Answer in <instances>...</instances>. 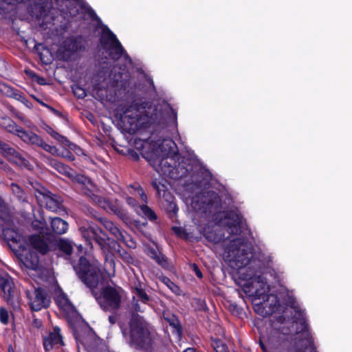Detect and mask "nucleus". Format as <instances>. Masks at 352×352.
Returning a JSON list of instances; mask_svg holds the SVG:
<instances>
[{"instance_id": "nucleus-24", "label": "nucleus", "mask_w": 352, "mask_h": 352, "mask_svg": "<svg viewBox=\"0 0 352 352\" xmlns=\"http://www.w3.org/2000/svg\"><path fill=\"white\" fill-rule=\"evenodd\" d=\"M155 168L160 174H162L166 177H169L173 179L177 178V177L175 176L174 175L173 166L170 165V164L168 162V159L166 158L162 159L157 166L155 167Z\"/></svg>"}, {"instance_id": "nucleus-62", "label": "nucleus", "mask_w": 352, "mask_h": 352, "mask_svg": "<svg viewBox=\"0 0 352 352\" xmlns=\"http://www.w3.org/2000/svg\"><path fill=\"white\" fill-rule=\"evenodd\" d=\"M41 104L44 107H47V105L43 102H41Z\"/></svg>"}, {"instance_id": "nucleus-44", "label": "nucleus", "mask_w": 352, "mask_h": 352, "mask_svg": "<svg viewBox=\"0 0 352 352\" xmlns=\"http://www.w3.org/2000/svg\"><path fill=\"white\" fill-rule=\"evenodd\" d=\"M139 301L135 296L133 297L131 301V309L135 312H143L144 309L140 305Z\"/></svg>"}, {"instance_id": "nucleus-13", "label": "nucleus", "mask_w": 352, "mask_h": 352, "mask_svg": "<svg viewBox=\"0 0 352 352\" xmlns=\"http://www.w3.org/2000/svg\"><path fill=\"white\" fill-rule=\"evenodd\" d=\"M287 340V335L277 330L270 332L266 340H260L259 344L263 352H280Z\"/></svg>"}, {"instance_id": "nucleus-4", "label": "nucleus", "mask_w": 352, "mask_h": 352, "mask_svg": "<svg viewBox=\"0 0 352 352\" xmlns=\"http://www.w3.org/2000/svg\"><path fill=\"white\" fill-rule=\"evenodd\" d=\"M129 344L135 349H143L151 344L150 327L144 318L133 314L129 322Z\"/></svg>"}, {"instance_id": "nucleus-46", "label": "nucleus", "mask_w": 352, "mask_h": 352, "mask_svg": "<svg viewBox=\"0 0 352 352\" xmlns=\"http://www.w3.org/2000/svg\"><path fill=\"white\" fill-rule=\"evenodd\" d=\"M72 90H73L74 94L79 98H82L86 96L85 90L82 87H81L78 85L73 86Z\"/></svg>"}, {"instance_id": "nucleus-43", "label": "nucleus", "mask_w": 352, "mask_h": 352, "mask_svg": "<svg viewBox=\"0 0 352 352\" xmlns=\"http://www.w3.org/2000/svg\"><path fill=\"white\" fill-rule=\"evenodd\" d=\"M82 116L88 119L93 124H98V118L91 111H82Z\"/></svg>"}, {"instance_id": "nucleus-20", "label": "nucleus", "mask_w": 352, "mask_h": 352, "mask_svg": "<svg viewBox=\"0 0 352 352\" xmlns=\"http://www.w3.org/2000/svg\"><path fill=\"white\" fill-rule=\"evenodd\" d=\"M228 232L232 234H239L241 232V217L239 214L230 212L227 217Z\"/></svg>"}, {"instance_id": "nucleus-1", "label": "nucleus", "mask_w": 352, "mask_h": 352, "mask_svg": "<svg viewBox=\"0 0 352 352\" xmlns=\"http://www.w3.org/2000/svg\"><path fill=\"white\" fill-rule=\"evenodd\" d=\"M80 232L82 237L91 244V241H94L100 248L104 254V270L109 276H113L115 273V261L112 250L116 251L119 256L128 265H135L138 263L137 259L132 254L125 250L121 248L120 245L114 240H111L109 236L98 227L89 226L88 228H81Z\"/></svg>"}, {"instance_id": "nucleus-27", "label": "nucleus", "mask_w": 352, "mask_h": 352, "mask_svg": "<svg viewBox=\"0 0 352 352\" xmlns=\"http://www.w3.org/2000/svg\"><path fill=\"white\" fill-rule=\"evenodd\" d=\"M21 263L27 269L36 270L38 266V257L36 254L30 253L21 258Z\"/></svg>"}, {"instance_id": "nucleus-23", "label": "nucleus", "mask_w": 352, "mask_h": 352, "mask_svg": "<svg viewBox=\"0 0 352 352\" xmlns=\"http://www.w3.org/2000/svg\"><path fill=\"white\" fill-rule=\"evenodd\" d=\"M29 241L32 247L41 254H45L48 252L49 245L46 241L40 235H32Z\"/></svg>"}, {"instance_id": "nucleus-39", "label": "nucleus", "mask_w": 352, "mask_h": 352, "mask_svg": "<svg viewBox=\"0 0 352 352\" xmlns=\"http://www.w3.org/2000/svg\"><path fill=\"white\" fill-rule=\"evenodd\" d=\"M212 346L216 352H229L227 345L219 340H214Z\"/></svg>"}, {"instance_id": "nucleus-60", "label": "nucleus", "mask_w": 352, "mask_h": 352, "mask_svg": "<svg viewBox=\"0 0 352 352\" xmlns=\"http://www.w3.org/2000/svg\"><path fill=\"white\" fill-rule=\"evenodd\" d=\"M88 210H89V212H90V214H91L92 216H94V217H96V216L94 214V210H93V209L88 208Z\"/></svg>"}, {"instance_id": "nucleus-35", "label": "nucleus", "mask_w": 352, "mask_h": 352, "mask_svg": "<svg viewBox=\"0 0 352 352\" xmlns=\"http://www.w3.org/2000/svg\"><path fill=\"white\" fill-rule=\"evenodd\" d=\"M134 296L135 298L143 304H146L150 300V297L146 292L141 287H136L134 289Z\"/></svg>"}, {"instance_id": "nucleus-61", "label": "nucleus", "mask_w": 352, "mask_h": 352, "mask_svg": "<svg viewBox=\"0 0 352 352\" xmlns=\"http://www.w3.org/2000/svg\"><path fill=\"white\" fill-rule=\"evenodd\" d=\"M34 323L36 324L37 327H38V325H41V322L38 321L37 320H34Z\"/></svg>"}, {"instance_id": "nucleus-18", "label": "nucleus", "mask_w": 352, "mask_h": 352, "mask_svg": "<svg viewBox=\"0 0 352 352\" xmlns=\"http://www.w3.org/2000/svg\"><path fill=\"white\" fill-rule=\"evenodd\" d=\"M60 331V328L56 327L54 328L53 331L50 332L49 335L44 338L43 346L46 351H50L54 346L58 347L63 344Z\"/></svg>"}, {"instance_id": "nucleus-22", "label": "nucleus", "mask_w": 352, "mask_h": 352, "mask_svg": "<svg viewBox=\"0 0 352 352\" xmlns=\"http://www.w3.org/2000/svg\"><path fill=\"white\" fill-rule=\"evenodd\" d=\"M0 91L7 96L14 98V99L21 102L25 104V107L28 109L32 107L27 100L11 87L4 83H0Z\"/></svg>"}, {"instance_id": "nucleus-53", "label": "nucleus", "mask_w": 352, "mask_h": 352, "mask_svg": "<svg viewBox=\"0 0 352 352\" xmlns=\"http://www.w3.org/2000/svg\"><path fill=\"white\" fill-rule=\"evenodd\" d=\"M33 78L38 82L39 83L40 85H44L45 84V80L44 78H41L39 76H38L36 74H34L32 76Z\"/></svg>"}, {"instance_id": "nucleus-9", "label": "nucleus", "mask_w": 352, "mask_h": 352, "mask_svg": "<svg viewBox=\"0 0 352 352\" xmlns=\"http://www.w3.org/2000/svg\"><path fill=\"white\" fill-rule=\"evenodd\" d=\"M101 43L103 48L109 52V56L113 59H118L123 56L126 60L131 63L127 54L124 53L120 43L116 38V35L109 30L104 31L101 38Z\"/></svg>"}, {"instance_id": "nucleus-6", "label": "nucleus", "mask_w": 352, "mask_h": 352, "mask_svg": "<svg viewBox=\"0 0 352 352\" xmlns=\"http://www.w3.org/2000/svg\"><path fill=\"white\" fill-rule=\"evenodd\" d=\"M100 308L111 313H115L121 307L125 298L124 289L119 286L107 285L99 293L92 292Z\"/></svg>"}, {"instance_id": "nucleus-57", "label": "nucleus", "mask_w": 352, "mask_h": 352, "mask_svg": "<svg viewBox=\"0 0 352 352\" xmlns=\"http://www.w3.org/2000/svg\"><path fill=\"white\" fill-rule=\"evenodd\" d=\"M108 319L109 322L112 324H115L116 322V318L113 316H109Z\"/></svg>"}, {"instance_id": "nucleus-48", "label": "nucleus", "mask_w": 352, "mask_h": 352, "mask_svg": "<svg viewBox=\"0 0 352 352\" xmlns=\"http://www.w3.org/2000/svg\"><path fill=\"white\" fill-rule=\"evenodd\" d=\"M63 145L69 147L71 150H73L75 152V153L78 155H81L84 154L82 150L78 146L73 143H71L69 140L67 144Z\"/></svg>"}, {"instance_id": "nucleus-3", "label": "nucleus", "mask_w": 352, "mask_h": 352, "mask_svg": "<svg viewBox=\"0 0 352 352\" xmlns=\"http://www.w3.org/2000/svg\"><path fill=\"white\" fill-rule=\"evenodd\" d=\"M286 303L294 312L292 319L296 325V333L294 338V346L296 352H317L309 331L304 311L299 308L293 296H288Z\"/></svg>"}, {"instance_id": "nucleus-32", "label": "nucleus", "mask_w": 352, "mask_h": 352, "mask_svg": "<svg viewBox=\"0 0 352 352\" xmlns=\"http://www.w3.org/2000/svg\"><path fill=\"white\" fill-rule=\"evenodd\" d=\"M169 325L173 327V333H176L178 336H181L182 333V326L179 320L175 316H172L169 318H165Z\"/></svg>"}, {"instance_id": "nucleus-28", "label": "nucleus", "mask_w": 352, "mask_h": 352, "mask_svg": "<svg viewBox=\"0 0 352 352\" xmlns=\"http://www.w3.org/2000/svg\"><path fill=\"white\" fill-rule=\"evenodd\" d=\"M32 227L33 230L43 234H48L50 230L47 228V223L43 217L35 219L32 221Z\"/></svg>"}, {"instance_id": "nucleus-11", "label": "nucleus", "mask_w": 352, "mask_h": 352, "mask_svg": "<svg viewBox=\"0 0 352 352\" xmlns=\"http://www.w3.org/2000/svg\"><path fill=\"white\" fill-rule=\"evenodd\" d=\"M91 94L102 102L116 101V93L114 85H110L109 80L107 79H103L102 81L100 79L95 80Z\"/></svg>"}, {"instance_id": "nucleus-7", "label": "nucleus", "mask_w": 352, "mask_h": 352, "mask_svg": "<svg viewBox=\"0 0 352 352\" xmlns=\"http://www.w3.org/2000/svg\"><path fill=\"white\" fill-rule=\"evenodd\" d=\"M73 267L82 282L91 289L96 288L103 278L100 267L96 264H90L85 257L81 256Z\"/></svg>"}, {"instance_id": "nucleus-49", "label": "nucleus", "mask_w": 352, "mask_h": 352, "mask_svg": "<svg viewBox=\"0 0 352 352\" xmlns=\"http://www.w3.org/2000/svg\"><path fill=\"white\" fill-rule=\"evenodd\" d=\"M8 319L9 315L8 311L3 307H0V321L3 324H6L8 322Z\"/></svg>"}, {"instance_id": "nucleus-12", "label": "nucleus", "mask_w": 352, "mask_h": 352, "mask_svg": "<svg viewBox=\"0 0 352 352\" xmlns=\"http://www.w3.org/2000/svg\"><path fill=\"white\" fill-rule=\"evenodd\" d=\"M26 296L30 308L36 311L47 308L51 302L47 292L41 287L27 290Z\"/></svg>"}, {"instance_id": "nucleus-58", "label": "nucleus", "mask_w": 352, "mask_h": 352, "mask_svg": "<svg viewBox=\"0 0 352 352\" xmlns=\"http://www.w3.org/2000/svg\"><path fill=\"white\" fill-rule=\"evenodd\" d=\"M183 352H196V351L195 348L189 347L185 349Z\"/></svg>"}, {"instance_id": "nucleus-55", "label": "nucleus", "mask_w": 352, "mask_h": 352, "mask_svg": "<svg viewBox=\"0 0 352 352\" xmlns=\"http://www.w3.org/2000/svg\"><path fill=\"white\" fill-rule=\"evenodd\" d=\"M194 270L195 271L196 275L199 278H201L202 277V274H201V271L198 269L197 266L195 265H194Z\"/></svg>"}, {"instance_id": "nucleus-42", "label": "nucleus", "mask_w": 352, "mask_h": 352, "mask_svg": "<svg viewBox=\"0 0 352 352\" xmlns=\"http://www.w3.org/2000/svg\"><path fill=\"white\" fill-rule=\"evenodd\" d=\"M8 214V208L3 200L0 198V219L5 221Z\"/></svg>"}, {"instance_id": "nucleus-52", "label": "nucleus", "mask_w": 352, "mask_h": 352, "mask_svg": "<svg viewBox=\"0 0 352 352\" xmlns=\"http://www.w3.org/2000/svg\"><path fill=\"white\" fill-rule=\"evenodd\" d=\"M126 201L127 204L131 206L132 207H135L138 205L137 201L131 197H127L126 198Z\"/></svg>"}, {"instance_id": "nucleus-29", "label": "nucleus", "mask_w": 352, "mask_h": 352, "mask_svg": "<svg viewBox=\"0 0 352 352\" xmlns=\"http://www.w3.org/2000/svg\"><path fill=\"white\" fill-rule=\"evenodd\" d=\"M10 189L13 195L22 203L28 202V197L24 190L16 184L12 183Z\"/></svg>"}, {"instance_id": "nucleus-10", "label": "nucleus", "mask_w": 352, "mask_h": 352, "mask_svg": "<svg viewBox=\"0 0 352 352\" xmlns=\"http://www.w3.org/2000/svg\"><path fill=\"white\" fill-rule=\"evenodd\" d=\"M36 197L38 203L49 210L58 213L65 211L62 197L45 188L37 190Z\"/></svg>"}, {"instance_id": "nucleus-41", "label": "nucleus", "mask_w": 352, "mask_h": 352, "mask_svg": "<svg viewBox=\"0 0 352 352\" xmlns=\"http://www.w3.org/2000/svg\"><path fill=\"white\" fill-rule=\"evenodd\" d=\"M3 235L8 241H16L17 234L13 230L9 228L3 229Z\"/></svg>"}, {"instance_id": "nucleus-19", "label": "nucleus", "mask_w": 352, "mask_h": 352, "mask_svg": "<svg viewBox=\"0 0 352 352\" xmlns=\"http://www.w3.org/2000/svg\"><path fill=\"white\" fill-rule=\"evenodd\" d=\"M4 300L11 305L14 309L19 307L18 298L15 296L14 290L13 289L12 280L8 283V285L1 287Z\"/></svg>"}, {"instance_id": "nucleus-31", "label": "nucleus", "mask_w": 352, "mask_h": 352, "mask_svg": "<svg viewBox=\"0 0 352 352\" xmlns=\"http://www.w3.org/2000/svg\"><path fill=\"white\" fill-rule=\"evenodd\" d=\"M49 135H50L53 138L62 144H67L68 139L59 134L58 132L54 131L51 126L45 124L43 128Z\"/></svg>"}, {"instance_id": "nucleus-8", "label": "nucleus", "mask_w": 352, "mask_h": 352, "mask_svg": "<svg viewBox=\"0 0 352 352\" xmlns=\"http://www.w3.org/2000/svg\"><path fill=\"white\" fill-rule=\"evenodd\" d=\"M72 178H73L76 182L82 186L81 190L82 192L87 197H90L94 203L104 210L109 208L111 210L115 211L113 209L114 206H111L110 203L107 200L95 195L94 192L96 190V186L89 178L81 174L74 175Z\"/></svg>"}, {"instance_id": "nucleus-36", "label": "nucleus", "mask_w": 352, "mask_h": 352, "mask_svg": "<svg viewBox=\"0 0 352 352\" xmlns=\"http://www.w3.org/2000/svg\"><path fill=\"white\" fill-rule=\"evenodd\" d=\"M58 248L67 256L70 255L72 252V243L65 239H60L58 241Z\"/></svg>"}, {"instance_id": "nucleus-45", "label": "nucleus", "mask_w": 352, "mask_h": 352, "mask_svg": "<svg viewBox=\"0 0 352 352\" xmlns=\"http://www.w3.org/2000/svg\"><path fill=\"white\" fill-rule=\"evenodd\" d=\"M129 187L133 188L135 190H137L142 200L145 203L147 202V196L139 184H131Z\"/></svg>"}, {"instance_id": "nucleus-17", "label": "nucleus", "mask_w": 352, "mask_h": 352, "mask_svg": "<svg viewBox=\"0 0 352 352\" xmlns=\"http://www.w3.org/2000/svg\"><path fill=\"white\" fill-rule=\"evenodd\" d=\"M17 135L24 142L40 147L47 152L48 150L52 149L51 145L46 143L42 138L32 131H25L21 129Z\"/></svg>"}, {"instance_id": "nucleus-30", "label": "nucleus", "mask_w": 352, "mask_h": 352, "mask_svg": "<svg viewBox=\"0 0 352 352\" xmlns=\"http://www.w3.org/2000/svg\"><path fill=\"white\" fill-rule=\"evenodd\" d=\"M0 124L4 127L8 131L18 135L20 130L22 129L16 125V124L9 118H2Z\"/></svg>"}, {"instance_id": "nucleus-59", "label": "nucleus", "mask_w": 352, "mask_h": 352, "mask_svg": "<svg viewBox=\"0 0 352 352\" xmlns=\"http://www.w3.org/2000/svg\"><path fill=\"white\" fill-rule=\"evenodd\" d=\"M54 112H55V113L57 114V116H60V117L63 116V112H62V111H54Z\"/></svg>"}, {"instance_id": "nucleus-33", "label": "nucleus", "mask_w": 352, "mask_h": 352, "mask_svg": "<svg viewBox=\"0 0 352 352\" xmlns=\"http://www.w3.org/2000/svg\"><path fill=\"white\" fill-rule=\"evenodd\" d=\"M51 148H53V150L52 149L48 150L47 152L51 153L53 155L62 157H64L69 161H73L75 159L74 155H72L67 150L60 151L59 149L57 148L54 146H51Z\"/></svg>"}, {"instance_id": "nucleus-34", "label": "nucleus", "mask_w": 352, "mask_h": 352, "mask_svg": "<svg viewBox=\"0 0 352 352\" xmlns=\"http://www.w3.org/2000/svg\"><path fill=\"white\" fill-rule=\"evenodd\" d=\"M206 239L214 243H218L225 239V236L221 230H217L209 232L206 234Z\"/></svg>"}, {"instance_id": "nucleus-47", "label": "nucleus", "mask_w": 352, "mask_h": 352, "mask_svg": "<svg viewBox=\"0 0 352 352\" xmlns=\"http://www.w3.org/2000/svg\"><path fill=\"white\" fill-rule=\"evenodd\" d=\"M12 278L6 272H0V287L8 285Z\"/></svg>"}, {"instance_id": "nucleus-50", "label": "nucleus", "mask_w": 352, "mask_h": 352, "mask_svg": "<svg viewBox=\"0 0 352 352\" xmlns=\"http://www.w3.org/2000/svg\"><path fill=\"white\" fill-rule=\"evenodd\" d=\"M152 185L154 187V188L157 190L159 195H161V192H163V196H165L166 186L164 184H161L160 183H157V182H153L152 183Z\"/></svg>"}, {"instance_id": "nucleus-51", "label": "nucleus", "mask_w": 352, "mask_h": 352, "mask_svg": "<svg viewBox=\"0 0 352 352\" xmlns=\"http://www.w3.org/2000/svg\"><path fill=\"white\" fill-rule=\"evenodd\" d=\"M254 311L257 314H261L263 316H265L266 315L268 314V312L267 311H265L262 305H255Z\"/></svg>"}, {"instance_id": "nucleus-5", "label": "nucleus", "mask_w": 352, "mask_h": 352, "mask_svg": "<svg viewBox=\"0 0 352 352\" xmlns=\"http://www.w3.org/2000/svg\"><path fill=\"white\" fill-rule=\"evenodd\" d=\"M252 258V248L241 238L231 240L230 245L226 249V259L232 268H243L249 264Z\"/></svg>"}, {"instance_id": "nucleus-56", "label": "nucleus", "mask_w": 352, "mask_h": 352, "mask_svg": "<svg viewBox=\"0 0 352 352\" xmlns=\"http://www.w3.org/2000/svg\"><path fill=\"white\" fill-rule=\"evenodd\" d=\"M150 107H151V106H150V104L148 102H146V103L144 102V103L141 104V106H138L137 108L139 109H144L150 108Z\"/></svg>"}, {"instance_id": "nucleus-26", "label": "nucleus", "mask_w": 352, "mask_h": 352, "mask_svg": "<svg viewBox=\"0 0 352 352\" xmlns=\"http://www.w3.org/2000/svg\"><path fill=\"white\" fill-rule=\"evenodd\" d=\"M98 220L103 225V226L117 239L119 238H122L123 232L116 226H115L112 221L102 217L98 218Z\"/></svg>"}, {"instance_id": "nucleus-54", "label": "nucleus", "mask_w": 352, "mask_h": 352, "mask_svg": "<svg viewBox=\"0 0 352 352\" xmlns=\"http://www.w3.org/2000/svg\"><path fill=\"white\" fill-rule=\"evenodd\" d=\"M163 281L171 289H173L172 287H175V284L172 281H170V279H168V278H164Z\"/></svg>"}, {"instance_id": "nucleus-40", "label": "nucleus", "mask_w": 352, "mask_h": 352, "mask_svg": "<svg viewBox=\"0 0 352 352\" xmlns=\"http://www.w3.org/2000/svg\"><path fill=\"white\" fill-rule=\"evenodd\" d=\"M118 240L122 241L127 247L134 249L136 247V243L130 236H126L122 233V238H119Z\"/></svg>"}, {"instance_id": "nucleus-37", "label": "nucleus", "mask_w": 352, "mask_h": 352, "mask_svg": "<svg viewBox=\"0 0 352 352\" xmlns=\"http://www.w3.org/2000/svg\"><path fill=\"white\" fill-rule=\"evenodd\" d=\"M151 257L153 258L160 265L163 267H168V262L167 258L163 255H158L157 252L155 250H151L150 252Z\"/></svg>"}, {"instance_id": "nucleus-15", "label": "nucleus", "mask_w": 352, "mask_h": 352, "mask_svg": "<svg viewBox=\"0 0 352 352\" xmlns=\"http://www.w3.org/2000/svg\"><path fill=\"white\" fill-rule=\"evenodd\" d=\"M0 153L10 162L14 163L21 167H25L29 170L32 167L28 160L16 151L14 148L10 147L8 144L1 140H0Z\"/></svg>"}, {"instance_id": "nucleus-16", "label": "nucleus", "mask_w": 352, "mask_h": 352, "mask_svg": "<svg viewBox=\"0 0 352 352\" xmlns=\"http://www.w3.org/2000/svg\"><path fill=\"white\" fill-rule=\"evenodd\" d=\"M199 197H195L192 199V207L196 211H200L204 213H212L217 210L220 204V199L217 195L214 194L213 197L209 200V201L206 204V197H201V201L202 203L201 206H199Z\"/></svg>"}, {"instance_id": "nucleus-2", "label": "nucleus", "mask_w": 352, "mask_h": 352, "mask_svg": "<svg viewBox=\"0 0 352 352\" xmlns=\"http://www.w3.org/2000/svg\"><path fill=\"white\" fill-rule=\"evenodd\" d=\"M164 113L165 111H118L116 117L118 125L124 131L133 134L142 129L148 128L152 124L162 127L166 126L173 118Z\"/></svg>"}, {"instance_id": "nucleus-14", "label": "nucleus", "mask_w": 352, "mask_h": 352, "mask_svg": "<svg viewBox=\"0 0 352 352\" xmlns=\"http://www.w3.org/2000/svg\"><path fill=\"white\" fill-rule=\"evenodd\" d=\"M245 292L258 299L264 298L265 295L269 292V285L261 276L255 275L249 278Z\"/></svg>"}, {"instance_id": "nucleus-63", "label": "nucleus", "mask_w": 352, "mask_h": 352, "mask_svg": "<svg viewBox=\"0 0 352 352\" xmlns=\"http://www.w3.org/2000/svg\"><path fill=\"white\" fill-rule=\"evenodd\" d=\"M166 142L169 144H174L171 140H167Z\"/></svg>"}, {"instance_id": "nucleus-21", "label": "nucleus", "mask_w": 352, "mask_h": 352, "mask_svg": "<svg viewBox=\"0 0 352 352\" xmlns=\"http://www.w3.org/2000/svg\"><path fill=\"white\" fill-rule=\"evenodd\" d=\"M45 158L46 164L54 168L58 173L65 175L69 178L74 176L73 170L68 166L49 157H45Z\"/></svg>"}, {"instance_id": "nucleus-25", "label": "nucleus", "mask_w": 352, "mask_h": 352, "mask_svg": "<svg viewBox=\"0 0 352 352\" xmlns=\"http://www.w3.org/2000/svg\"><path fill=\"white\" fill-rule=\"evenodd\" d=\"M51 228L55 234H63L68 230V223L59 217H54L51 219Z\"/></svg>"}, {"instance_id": "nucleus-38", "label": "nucleus", "mask_w": 352, "mask_h": 352, "mask_svg": "<svg viewBox=\"0 0 352 352\" xmlns=\"http://www.w3.org/2000/svg\"><path fill=\"white\" fill-rule=\"evenodd\" d=\"M140 210L142 212V214L146 218L149 219L150 221H153L157 219V216H156L155 213L154 212V211L151 208H150L148 206L142 205L140 206Z\"/></svg>"}]
</instances>
